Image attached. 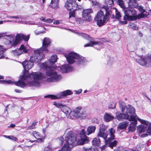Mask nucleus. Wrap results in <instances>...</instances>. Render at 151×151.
<instances>
[{
  "label": "nucleus",
  "mask_w": 151,
  "mask_h": 151,
  "mask_svg": "<svg viewBox=\"0 0 151 151\" xmlns=\"http://www.w3.org/2000/svg\"><path fill=\"white\" fill-rule=\"evenodd\" d=\"M106 146L104 145V146H102L101 147V150L102 151V150H104L105 149V148H106Z\"/></svg>",
  "instance_id": "nucleus-59"
},
{
  "label": "nucleus",
  "mask_w": 151,
  "mask_h": 151,
  "mask_svg": "<svg viewBox=\"0 0 151 151\" xmlns=\"http://www.w3.org/2000/svg\"><path fill=\"white\" fill-rule=\"evenodd\" d=\"M72 116H75L76 118H82L84 119L87 116L86 111L81 109V107L78 106L75 109L72 111L70 113Z\"/></svg>",
  "instance_id": "nucleus-12"
},
{
  "label": "nucleus",
  "mask_w": 151,
  "mask_h": 151,
  "mask_svg": "<svg viewBox=\"0 0 151 151\" xmlns=\"http://www.w3.org/2000/svg\"><path fill=\"white\" fill-rule=\"evenodd\" d=\"M58 140L59 144L60 146L63 145V138L62 137H60L58 139Z\"/></svg>",
  "instance_id": "nucleus-40"
},
{
  "label": "nucleus",
  "mask_w": 151,
  "mask_h": 151,
  "mask_svg": "<svg viewBox=\"0 0 151 151\" xmlns=\"http://www.w3.org/2000/svg\"><path fill=\"white\" fill-rule=\"evenodd\" d=\"M96 127L93 126H89L87 128L86 134L87 135H89L90 134L94 133L96 130Z\"/></svg>",
  "instance_id": "nucleus-29"
},
{
  "label": "nucleus",
  "mask_w": 151,
  "mask_h": 151,
  "mask_svg": "<svg viewBox=\"0 0 151 151\" xmlns=\"http://www.w3.org/2000/svg\"><path fill=\"white\" fill-rule=\"evenodd\" d=\"M136 0H130L129 2V5L130 7H134L136 4Z\"/></svg>",
  "instance_id": "nucleus-33"
},
{
  "label": "nucleus",
  "mask_w": 151,
  "mask_h": 151,
  "mask_svg": "<svg viewBox=\"0 0 151 151\" xmlns=\"http://www.w3.org/2000/svg\"><path fill=\"white\" fill-rule=\"evenodd\" d=\"M15 127V125L13 124H11L10 125V126L8 127H12V128H14Z\"/></svg>",
  "instance_id": "nucleus-58"
},
{
  "label": "nucleus",
  "mask_w": 151,
  "mask_h": 151,
  "mask_svg": "<svg viewBox=\"0 0 151 151\" xmlns=\"http://www.w3.org/2000/svg\"><path fill=\"white\" fill-rule=\"evenodd\" d=\"M108 61L107 64L109 65H111L114 62V59L112 58L108 57Z\"/></svg>",
  "instance_id": "nucleus-38"
},
{
  "label": "nucleus",
  "mask_w": 151,
  "mask_h": 151,
  "mask_svg": "<svg viewBox=\"0 0 151 151\" xmlns=\"http://www.w3.org/2000/svg\"><path fill=\"white\" fill-rule=\"evenodd\" d=\"M24 35L22 34H18L16 37V39L14 42H13L12 45L15 46L17 45L19 42L23 40Z\"/></svg>",
  "instance_id": "nucleus-26"
},
{
  "label": "nucleus",
  "mask_w": 151,
  "mask_h": 151,
  "mask_svg": "<svg viewBox=\"0 0 151 151\" xmlns=\"http://www.w3.org/2000/svg\"><path fill=\"white\" fill-rule=\"evenodd\" d=\"M99 131L97 136L103 137L104 139H106L107 138V135L105 133V131L107 128V127L103 124H101L100 125Z\"/></svg>",
  "instance_id": "nucleus-17"
},
{
  "label": "nucleus",
  "mask_w": 151,
  "mask_h": 151,
  "mask_svg": "<svg viewBox=\"0 0 151 151\" xmlns=\"http://www.w3.org/2000/svg\"><path fill=\"white\" fill-rule=\"evenodd\" d=\"M134 24H132V23H130L129 24V27L132 28V29H134L135 28H136V27L134 26Z\"/></svg>",
  "instance_id": "nucleus-53"
},
{
  "label": "nucleus",
  "mask_w": 151,
  "mask_h": 151,
  "mask_svg": "<svg viewBox=\"0 0 151 151\" xmlns=\"http://www.w3.org/2000/svg\"><path fill=\"white\" fill-rule=\"evenodd\" d=\"M10 139H11L12 140L14 141H17V139L16 137H13L12 136H11V137Z\"/></svg>",
  "instance_id": "nucleus-50"
},
{
  "label": "nucleus",
  "mask_w": 151,
  "mask_h": 151,
  "mask_svg": "<svg viewBox=\"0 0 151 151\" xmlns=\"http://www.w3.org/2000/svg\"><path fill=\"white\" fill-rule=\"evenodd\" d=\"M124 13L123 20L128 21L135 20L137 19V17L135 15L136 14V11L132 7L124 8L123 9Z\"/></svg>",
  "instance_id": "nucleus-7"
},
{
  "label": "nucleus",
  "mask_w": 151,
  "mask_h": 151,
  "mask_svg": "<svg viewBox=\"0 0 151 151\" xmlns=\"http://www.w3.org/2000/svg\"><path fill=\"white\" fill-rule=\"evenodd\" d=\"M45 72L46 75L50 77L47 78L46 81L48 82H57L60 81L62 78V76L58 75L57 73L52 68H50V69L46 70Z\"/></svg>",
  "instance_id": "nucleus-8"
},
{
  "label": "nucleus",
  "mask_w": 151,
  "mask_h": 151,
  "mask_svg": "<svg viewBox=\"0 0 151 151\" xmlns=\"http://www.w3.org/2000/svg\"><path fill=\"white\" fill-rule=\"evenodd\" d=\"M148 135H150V134H149V133H145L142 134V135L141 136L142 137H145L147 136Z\"/></svg>",
  "instance_id": "nucleus-56"
},
{
  "label": "nucleus",
  "mask_w": 151,
  "mask_h": 151,
  "mask_svg": "<svg viewBox=\"0 0 151 151\" xmlns=\"http://www.w3.org/2000/svg\"><path fill=\"white\" fill-rule=\"evenodd\" d=\"M114 151H120V150L118 148H116L114 150Z\"/></svg>",
  "instance_id": "nucleus-64"
},
{
  "label": "nucleus",
  "mask_w": 151,
  "mask_h": 151,
  "mask_svg": "<svg viewBox=\"0 0 151 151\" xmlns=\"http://www.w3.org/2000/svg\"><path fill=\"white\" fill-rule=\"evenodd\" d=\"M116 104L114 102H111L109 106V109H114L116 107Z\"/></svg>",
  "instance_id": "nucleus-39"
},
{
  "label": "nucleus",
  "mask_w": 151,
  "mask_h": 151,
  "mask_svg": "<svg viewBox=\"0 0 151 151\" xmlns=\"http://www.w3.org/2000/svg\"><path fill=\"white\" fill-rule=\"evenodd\" d=\"M76 5L75 0H67L65 6L68 10H70L75 8Z\"/></svg>",
  "instance_id": "nucleus-21"
},
{
  "label": "nucleus",
  "mask_w": 151,
  "mask_h": 151,
  "mask_svg": "<svg viewBox=\"0 0 151 151\" xmlns=\"http://www.w3.org/2000/svg\"><path fill=\"white\" fill-rule=\"evenodd\" d=\"M136 61L140 65L142 66H145L148 64L146 56L140 59H136Z\"/></svg>",
  "instance_id": "nucleus-27"
},
{
  "label": "nucleus",
  "mask_w": 151,
  "mask_h": 151,
  "mask_svg": "<svg viewBox=\"0 0 151 151\" xmlns=\"http://www.w3.org/2000/svg\"><path fill=\"white\" fill-rule=\"evenodd\" d=\"M114 117L111 113H105L104 114V119L105 121L109 122L113 120Z\"/></svg>",
  "instance_id": "nucleus-25"
},
{
  "label": "nucleus",
  "mask_w": 151,
  "mask_h": 151,
  "mask_svg": "<svg viewBox=\"0 0 151 151\" xmlns=\"http://www.w3.org/2000/svg\"><path fill=\"white\" fill-rule=\"evenodd\" d=\"M137 118V119L141 122L142 123L144 124L139 126L137 128L138 131L139 133H141L147 131V133L151 135V123L147 121L142 120L138 117Z\"/></svg>",
  "instance_id": "nucleus-9"
},
{
  "label": "nucleus",
  "mask_w": 151,
  "mask_h": 151,
  "mask_svg": "<svg viewBox=\"0 0 151 151\" xmlns=\"http://www.w3.org/2000/svg\"><path fill=\"white\" fill-rule=\"evenodd\" d=\"M70 14L69 18H70L71 17H74V12H70Z\"/></svg>",
  "instance_id": "nucleus-48"
},
{
  "label": "nucleus",
  "mask_w": 151,
  "mask_h": 151,
  "mask_svg": "<svg viewBox=\"0 0 151 151\" xmlns=\"http://www.w3.org/2000/svg\"><path fill=\"white\" fill-rule=\"evenodd\" d=\"M138 9L140 12V14L139 15L140 18H143L147 17L149 14L143 9V7L142 6H139Z\"/></svg>",
  "instance_id": "nucleus-24"
},
{
  "label": "nucleus",
  "mask_w": 151,
  "mask_h": 151,
  "mask_svg": "<svg viewBox=\"0 0 151 151\" xmlns=\"http://www.w3.org/2000/svg\"><path fill=\"white\" fill-rule=\"evenodd\" d=\"M76 140V134L71 131L68 132L65 139L66 143L62 148V150L65 151H70L73 145H76L77 144L83 145L89 142V138L86 136L80 137V139L77 142Z\"/></svg>",
  "instance_id": "nucleus-2"
},
{
  "label": "nucleus",
  "mask_w": 151,
  "mask_h": 151,
  "mask_svg": "<svg viewBox=\"0 0 151 151\" xmlns=\"http://www.w3.org/2000/svg\"><path fill=\"white\" fill-rule=\"evenodd\" d=\"M143 48H141L140 50H138L136 52V54L137 55L139 56L140 57H141L142 56V55H139L138 53V52L139 51H140V52L141 54H142V51L143 50Z\"/></svg>",
  "instance_id": "nucleus-44"
},
{
  "label": "nucleus",
  "mask_w": 151,
  "mask_h": 151,
  "mask_svg": "<svg viewBox=\"0 0 151 151\" xmlns=\"http://www.w3.org/2000/svg\"><path fill=\"white\" fill-rule=\"evenodd\" d=\"M112 15L113 18L119 20L121 17V13L115 10V15L112 14V9L105 6L102 7L101 10L98 12L95 20L97 24L100 27L104 25L109 20L110 16Z\"/></svg>",
  "instance_id": "nucleus-1"
},
{
  "label": "nucleus",
  "mask_w": 151,
  "mask_h": 151,
  "mask_svg": "<svg viewBox=\"0 0 151 151\" xmlns=\"http://www.w3.org/2000/svg\"><path fill=\"white\" fill-rule=\"evenodd\" d=\"M75 91L76 92V94H78L80 93L82 91V90L81 89H80L78 90V91Z\"/></svg>",
  "instance_id": "nucleus-49"
},
{
  "label": "nucleus",
  "mask_w": 151,
  "mask_h": 151,
  "mask_svg": "<svg viewBox=\"0 0 151 151\" xmlns=\"http://www.w3.org/2000/svg\"><path fill=\"white\" fill-rule=\"evenodd\" d=\"M40 19L42 21H43V22H45V19L43 17H41L40 18Z\"/></svg>",
  "instance_id": "nucleus-62"
},
{
  "label": "nucleus",
  "mask_w": 151,
  "mask_h": 151,
  "mask_svg": "<svg viewBox=\"0 0 151 151\" xmlns=\"http://www.w3.org/2000/svg\"><path fill=\"white\" fill-rule=\"evenodd\" d=\"M39 141V142H43V140L44 139V138L40 137L37 139Z\"/></svg>",
  "instance_id": "nucleus-52"
},
{
  "label": "nucleus",
  "mask_w": 151,
  "mask_h": 151,
  "mask_svg": "<svg viewBox=\"0 0 151 151\" xmlns=\"http://www.w3.org/2000/svg\"><path fill=\"white\" fill-rule=\"evenodd\" d=\"M80 137H83L85 136H86V132H85V131L84 129H83L80 132Z\"/></svg>",
  "instance_id": "nucleus-41"
},
{
  "label": "nucleus",
  "mask_w": 151,
  "mask_h": 151,
  "mask_svg": "<svg viewBox=\"0 0 151 151\" xmlns=\"http://www.w3.org/2000/svg\"><path fill=\"white\" fill-rule=\"evenodd\" d=\"M93 12L91 9H87L84 10L82 12V17L84 21L90 22L92 19L90 13Z\"/></svg>",
  "instance_id": "nucleus-16"
},
{
  "label": "nucleus",
  "mask_w": 151,
  "mask_h": 151,
  "mask_svg": "<svg viewBox=\"0 0 151 151\" xmlns=\"http://www.w3.org/2000/svg\"><path fill=\"white\" fill-rule=\"evenodd\" d=\"M4 52H0V59L3 58L4 57Z\"/></svg>",
  "instance_id": "nucleus-51"
},
{
  "label": "nucleus",
  "mask_w": 151,
  "mask_h": 151,
  "mask_svg": "<svg viewBox=\"0 0 151 151\" xmlns=\"http://www.w3.org/2000/svg\"><path fill=\"white\" fill-rule=\"evenodd\" d=\"M127 20H124V21H121L119 20V23H121L122 24H127V22L126 21Z\"/></svg>",
  "instance_id": "nucleus-47"
},
{
  "label": "nucleus",
  "mask_w": 151,
  "mask_h": 151,
  "mask_svg": "<svg viewBox=\"0 0 151 151\" xmlns=\"http://www.w3.org/2000/svg\"><path fill=\"white\" fill-rule=\"evenodd\" d=\"M76 34H77L78 36H81L86 40H89L90 39L89 36L86 34L82 32H77Z\"/></svg>",
  "instance_id": "nucleus-32"
},
{
  "label": "nucleus",
  "mask_w": 151,
  "mask_h": 151,
  "mask_svg": "<svg viewBox=\"0 0 151 151\" xmlns=\"http://www.w3.org/2000/svg\"><path fill=\"white\" fill-rule=\"evenodd\" d=\"M5 49L1 46H0V52H4Z\"/></svg>",
  "instance_id": "nucleus-54"
},
{
  "label": "nucleus",
  "mask_w": 151,
  "mask_h": 151,
  "mask_svg": "<svg viewBox=\"0 0 151 151\" xmlns=\"http://www.w3.org/2000/svg\"><path fill=\"white\" fill-rule=\"evenodd\" d=\"M60 70L62 73H66L72 71L73 68L68 64H65L60 67Z\"/></svg>",
  "instance_id": "nucleus-22"
},
{
  "label": "nucleus",
  "mask_w": 151,
  "mask_h": 151,
  "mask_svg": "<svg viewBox=\"0 0 151 151\" xmlns=\"http://www.w3.org/2000/svg\"><path fill=\"white\" fill-rule=\"evenodd\" d=\"M15 91L17 93H20L22 92V91L18 89H15Z\"/></svg>",
  "instance_id": "nucleus-60"
},
{
  "label": "nucleus",
  "mask_w": 151,
  "mask_h": 151,
  "mask_svg": "<svg viewBox=\"0 0 151 151\" xmlns=\"http://www.w3.org/2000/svg\"><path fill=\"white\" fill-rule=\"evenodd\" d=\"M0 83L12 84H15L16 86L21 88H24L26 86V84L24 81L21 80H19L17 82H15L11 80H0Z\"/></svg>",
  "instance_id": "nucleus-15"
},
{
  "label": "nucleus",
  "mask_w": 151,
  "mask_h": 151,
  "mask_svg": "<svg viewBox=\"0 0 151 151\" xmlns=\"http://www.w3.org/2000/svg\"><path fill=\"white\" fill-rule=\"evenodd\" d=\"M146 58L147 61V63L149 65H151V54L147 55Z\"/></svg>",
  "instance_id": "nucleus-37"
},
{
  "label": "nucleus",
  "mask_w": 151,
  "mask_h": 151,
  "mask_svg": "<svg viewBox=\"0 0 151 151\" xmlns=\"http://www.w3.org/2000/svg\"><path fill=\"white\" fill-rule=\"evenodd\" d=\"M92 144L93 145L99 146L100 144V140L99 139L95 138L93 139L92 141Z\"/></svg>",
  "instance_id": "nucleus-31"
},
{
  "label": "nucleus",
  "mask_w": 151,
  "mask_h": 151,
  "mask_svg": "<svg viewBox=\"0 0 151 151\" xmlns=\"http://www.w3.org/2000/svg\"><path fill=\"white\" fill-rule=\"evenodd\" d=\"M4 136L6 138H9V139H10V138L11 137V136H6V135H4Z\"/></svg>",
  "instance_id": "nucleus-63"
},
{
  "label": "nucleus",
  "mask_w": 151,
  "mask_h": 151,
  "mask_svg": "<svg viewBox=\"0 0 151 151\" xmlns=\"http://www.w3.org/2000/svg\"><path fill=\"white\" fill-rule=\"evenodd\" d=\"M53 20L54 19H46L45 22L48 23H51L52 22Z\"/></svg>",
  "instance_id": "nucleus-46"
},
{
  "label": "nucleus",
  "mask_w": 151,
  "mask_h": 151,
  "mask_svg": "<svg viewBox=\"0 0 151 151\" xmlns=\"http://www.w3.org/2000/svg\"><path fill=\"white\" fill-rule=\"evenodd\" d=\"M35 62V61L32 60L30 58V60H25L24 61L22 62V64L25 70L27 71L33 67L34 63Z\"/></svg>",
  "instance_id": "nucleus-18"
},
{
  "label": "nucleus",
  "mask_w": 151,
  "mask_h": 151,
  "mask_svg": "<svg viewBox=\"0 0 151 151\" xmlns=\"http://www.w3.org/2000/svg\"><path fill=\"white\" fill-rule=\"evenodd\" d=\"M43 76L42 73L39 72L32 73L29 75L26 76L24 74L22 77L23 80H26L29 79H32L33 81L29 82L30 85L38 87L40 86V81L43 78Z\"/></svg>",
  "instance_id": "nucleus-3"
},
{
  "label": "nucleus",
  "mask_w": 151,
  "mask_h": 151,
  "mask_svg": "<svg viewBox=\"0 0 151 151\" xmlns=\"http://www.w3.org/2000/svg\"><path fill=\"white\" fill-rule=\"evenodd\" d=\"M35 124H34V122H33L32 126L29 127V129H32L34 128Z\"/></svg>",
  "instance_id": "nucleus-57"
},
{
  "label": "nucleus",
  "mask_w": 151,
  "mask_h": 151,
  "mask_svg": "<svg viewBox=\"0 0 151 151\" xmlns=\"http://www.w3.org/2000/svg\"><path fill=\"white\" fill-rule=\"evenodd\" d=\"M73 93L70 90H67L63 91L58 93L54 95H49L45 96V98H50L52 100L58 99L61 98H63L67 95H71Z\"/></svg>",
  "instance_id": "nucleus-10"
},
{
  "label": "nucleus",
  "mask_w": 151,
  "mask_h": 151,
  "mask_svg": "<svg viewBox=\"0 0 151 151\" xmlns=\"http://www.w3.org/2000/svg\"><path fill=\"white\" fill-rule=\"evenodd\" d=\"M57 55H53L48 62H45L42 64V67L46 70L50 69V68H52V67L51 65L54 64L57 61Z\"/></svg>",
  "instance_id": "nucleus-14"
},
{
  "label": "nucleus",
  "mask_w": 151,
  "mask_h": 151,
  "mask_svg": "<svg viewBox=\"0 0 151 151\" xmlns=\"http://www.w3.org/2000/svg\"><path fill=\"white\" fill-rule=\"evenodd\" d=\"M49 147H47L45 148V151H50V150L49 149Z\"/></svg>",
  "instance_id": "nucleus-61"
},
{
  "label": "nucleus",
  "mask_w": 151,
  "mask_h": 151,
  "mask_svg": "<svg viewBox=\"0 0 151 151\" xmlns=\"http://www.w3.org/2000/svg\"><path fill=\"white\" fill-rule=\"evenodd\" d=\"M51 43V40L49 38L46 37L44 38L42 41V47L41 48L43 52H48V50L47 48L50 45Z\"/></svg>",
  "instance_id": "nucleus-19"
},
{
  "label": "nucleus",
  "mask_w": 151,
  "mask_h": 151,
  "mask_svg": "<svg viewBox=\"0 0 151 151\" xmlns=\"http://www.w3.org/2000/svg\"><path fill=\"white\" fill-rule=\"evenodd\" d=\"M53 104L58 108H60L61 107H62L64 105L60 103H56V102H54L53 103Z\"/></svg>",
  "instance_id": "nucleus-43"
},
{
  "label": "nucleus",
  "mask_w": 151,
  "mask_h": 151,
  "mask_svg": "<svg viewBox=\"0 0 151 151\" xmlns=\"http://www.w3.org/2000/svg\"><path fill=\"white\" fill-rule=\"evenodd\" d=\"M119 103V108L123 113H120L119 112H117L116 114V119L119 120L122 119H127L129 120L131 114L127 112V108L129 106L134 108L130 105H128L127 106L125 103L122 101H120Z\"/></svg>",
  "instance_id": "nucleus-5"
},
{
  "label": "nucleus",
  "mask_w": 151,
  "mask_h": 151,
  "mask_svg": "<svg viewBox=\"0 0 151 151\" xmlns=\"http://www.w3.org/2000/svg\"><path fill=\"white\" fill-rule=\"evenodd\" d=\"M62 111L66 114L67 118L69 119L73 118L72 114L70 113L72 112L70 108L65 106H63L61 107Z\"/></svg>",
  "instance_id": "nucleus-23"
},
{
  "label": "nucleus",
  "mask_w": 151,
  "mask_h": 151,
  "mask_svg": "<svg viewBox=\"0 0 151 151\" xmlns=\"http://www.w3.org/2000/svg\"><path fill=\"white\" fill-rule=\"evenodd\" d=\"M127 109V112L131 114L129 120L133 121L128 128L127 132H132L136 129V124H137L136 119H137L138 117L135 114L134 108L129 106Z\"/></svg>",
  "instance_id": "nucleus-6"
},
{
  "label": "nucleus",
  "mask_w": 151,
  "mask_h": 151,
  "mask_svg": "<svg viewBox=\"0 0 151 151\" xmlns=\"http://www.w3.org/2000/svg\"><path fill=\"white\" fill-rule=\"evenodd\" d=\"M46 52H43L41 48L35 51V54L31 57V59L35 61V62H39L44 57V53Z\"/></svg>",
  "instance_id": "nucleus-13"
},
{
  "label": "nucleus",
  "mask_w": 151,
  "mask_h": 151,
  "mask_svg": "<svg viewBox=\"0 0 151 151\" xmlns=\"http://www.w3.org/2000/svg\"><path fill=\"white\" fill-rule=\"evenodd\" d=\"M109 132L110 134V137L107 139H106L104 140L106 143L109 144V147L112 149L113 147H116L117 145V141L114 140L113 142H111L114 139V134L115 133V130L113 128H111L109 129Z\"/></svg>",
  "instance_id": "nucleus-11"
},
{
  "label": "nucleus",
  "mask_w": 151,
  "mask_h": 151,
  "mask_svg": "<svg viewBox=\"0 0 151 151\" xmlns=\"http://www.w3.org/2000/svg\"><path fill=\"white\" fill-rule=\"evenodd\" d=\"M14 56L19 55L24 52V53H27L28 52V50L24 45H22L19 49L13 50Z\"/></svg>",
  "instance_id": "nucleus-20"
},
{
  "label": "nucleus",
  "mask_w": 151,
  "mask_h": 151,
  "mask_svg": "<svg viewBox=\"0 0 151 151\" xmlns=\"http://www.w3.org/2000/svg\"><path fill=\"white\" fill-rule=\"evenodd\" d=\"M128 125L127 122H124L120 123L117 127V130L118 131L125 129Z\"/></svg>",
  "instance_id": "nucleus-28"
},
{
  "label": "nucleus",
  "mask_w": 151,
  "mask_h": 151,
  "mask_svg": "<svg viewBox=\"0 0 151 151\" xmlns=\"http://www.w3.org/2000/svg\"><path fill=\"white\" fill-rule=\"evenodd\" d=\"M59 2V0H52L49 5L53 9H57L58 7Z\"/></svg>",
  "instance_id": "nucleus-30"
},
{
  "label": "nucleus",
  "mask_w": 151,
  "mask_h": 151,
  "mask_svg": "<svg viewBox=\"0 0 151 151\" xmlns=\"http://www.w3.org/2000/svg\"><path fill=\"white\" fill-rule=\"evenodd\" d=\"M60 22L59 21L57 20H56L54 21L53 22V24H59Z\"/></svg>",
  "instance_id": "nucleus-55"
},
{
  "label": "nucleus",
  "mask_w": 151,
  "mask_h": 151,
  "mask_svg": "<svg viewBox=\"0 0 151 151\" xmlns=\"http://www.w3.org/2000/svg\"><path fill=\"white\" fill-rule=\"evenodd\" d=\"M84 19H81V18H77L76 21V22L79 24H82L83 23Z\"/></svg>",
  "instance_id": "nucleus-42"
},
{
  "label": "nucleus",
  "mask_w": 151,
  "mask_h": 151,
  "mask_svg": "<svg viewBox=\"0 0 151 151\" xmlns=\"http://www.w3.org/2000/svg\"><path fill=\"white\" fill-rule=\"evenodd\" d=\"M117 3L121 7L124 9V3L122 0H117Z\"/></svg>",
  "instance_id": "nucleus-36"
},
{
  "label": "nucleus",
  "mask_w": 151,
  "mask_h": 151,
  "mask_svg": "<svg viewBox=\"0 0 151 151\" xmlns=\"http://www.w3.org/2000/svg\"><path fill=\"white\" fill-rule=\"evenodd\" d=\"M29 38V35L26 36L24 35L23 38V40H24L25 41H28Z\"/></svg>",
  "instance_id": "nucleus-45"
},
{
  "label": "nucleus",
  "mask_w": 151,
  "mask_h": 151,
  "mask_svg": "<svg viewBox=\"0 0 151 151\" xmlns=\"http://www.w3.org/2000/svg\"><path fill=\"white\" fill-rule=\"evenodd\" d=\"M98 43L97 42H95L93 41H91L89 43L85 45L84 46L85 47L88 46L92 47L95 45H97Z\"/></svg>",
  "instance_id": "nucleus-34"
},
{
  "label": "nucleus",
  "mask_w": 151,
  "mask_h": 151,
  "mask_svg": "<svg viewBox=\"0 0 151 151\" xmlns=\"http://www.w3.org/2000/svg\"><path fill=\"white\" fill-rule=\"evenodd\" d=\"M32 134L37 139L41 137V134H40L39 133L36 131H33Z\"/></svg>",
  "instance_id": "nucleus-35"
},
{
  "label": "nucleus",
  "mask_w": 151,
  "mask_h": 151,
  "mask_svg": "<svg viewBox=\"0 0 151 151\" xmlns=\"http://www.w3.org/2000/svg\"><path fill=\"white\" fill-rule=\"evenodd\" d=\"M65 57L68 63L70 64L76 62L79 65H83L87 62V60L84 57L81 56L76 53L73 52L65 55Z\"/></svg>",
  "instance_id": "nucleus-4"
}]
</instances>
